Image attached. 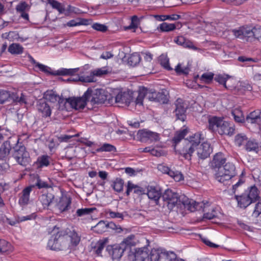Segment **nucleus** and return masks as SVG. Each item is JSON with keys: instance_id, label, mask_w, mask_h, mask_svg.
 <instances>
[{"instance_id": "4c0bfd02", "label": "nucleus", "mask_w": 261, "mask_h": 261, "mask_svg": "<svg viewBox=\"0 0 261 261\" xmlns=\"http://www.w3.org/2000/svg\"><path fill=\"white\" fill-rule=\"evenodd\" d=\"M47 2L53 9L57 10L60 14L65 12V8L62 4L56 0H47Z\"/></svg>"}, {"instance_id": "9b49d317", "label": "nucleus", "mask_w": 261, "mask_h": 261, "mask_svg": "<svg viewBox=\"0 0 261 261\" xmlns=\"http://www.w3.org/2000/svg\"><path fill=\"white\" fill-rule=\"evenodd\" d=\"M110 72L107 67H102L92 70L87 76L81 75L78 80L85 83H90L94 82V76H101L106 75Z\"/></svg>"}, {"instance_id": "0eeeda50", "label": "nucleus", "mask_w": 261, "mask_h": 261, "mask_svg": "<svg viewBox=\"0 0 261 261\" xmlns=\"http://www.w3.org/2000/svg\"><path fill=\"white\" fill-rule=\"evenodd\" d=\"M138 140L142 143H152L160 140V135L148 129H142L138 130L137 134Z\"/></svg>"}, {"instance_id": "13d9d810", "label": "nucleus", "mask_w": 261, "mask_h": 261, "mask_svg": "<svg viewBox=\"0 0 261 261\" xmlns=\"http://www.w3.org/2000/svg\"><path fill=\"white\" fill-rule=\"evenodd\" d=\"M29 9L30 6L27 3L24 2L20 3L16 7V10L17 12L19 13L29 11Z\"/></svg>"}, {"instance_id": "c03bdc74", "label": "nucleus", "mask_w": 261, "mask_h": 261, "mask_svg": "<svg viewBox=\"0 0 261 261\" xmlns=\"http://www.w3.org/2000/svg\"><path fill=\"white\" fill-rule=\"evenodd\" d=\"M236 179L238 180V181L233 185L232 188L233 193H235L237 191L238 189L245 182L244 173L242 172L240 176L236 177Z\"/></svg>"}, {"instance_id": "e2e57ef3", "label": "nucleus", "mask_w": 261, "mask_h": 261, "mask_svg": "<svg viewBox=\"0 0 261 261\" xmlns=\"http://www.w3.org/2000/svg\"><path fill=\"white\" fill-rule=\"evenodd\" d=\"M222 24H217V26H215L213 23L207 24L206 25V29L207 31H209L211 32L215 33L216 32H220L222 30L220 29L221 25Z\"/></svg>"}, {"instance_id": "4468645a", "label": "nucleus", "mask_w": 261, "mask_h": 261, "mask_svg": "<svg viewBox=\"0 0 261 261\" xmlns=\"http://www.w3.org/2000/svg\"><path fill=\"white\" fill-rule=\"evenodd\" d=\"M106 250L111 256L113 260L117 261L122 257L125 250V247L122 246L120 244H115L108 246Z\"/></svg>"}, {"instance_id": "f3484780", "label": "nucleus", "mask_w": 261, "mask_h": 261, "mask_svg": "<svg viewBox=\"0 0 261 261\" xmlns=\"http://www.w3.org/2000/svg\"><path fill=\"white\" fill-rule=\"evenodd\" d=\"M17 162L22 166H25L29 162V154L24 147H20L13 154Z\"/></svg>"}, {"instance_id": "58836bf2", "label": "nucleus", "mask_w": 261, "mask_h": 261, "mask_svg": "<svg viewBox=\"0 0 261 261\" xmlns=\"http://www.w3.org/2000/svg\"><path fill=\"white\" fill-rule=\"evenodd\" d=\"M92 229L98 233H102L107 229V223L103 221H100L95 226L92 227Z\"/></svg>"}, {"instance_id": "052dcab7", "label": "nucleus", "mask_w": 261, "mask_h": 261, "mask_svg": "<svg viewBox=\"0 0 261 261\" xmlns=\"http://www.w3.org/2000/svg\"><path fill=\"white\" fill-rule=\"evenodd\" d=\"M11 98L13 99V101L19 104H25L27 103L26 98L25 96L21 93L20 97L16 96L15 95H11Z\"/></svg>"}, {"instance_id": "393cba45", "label": "nucleus", "mask_w": 261, "mask_h": 261, "mask_svg": "<svg viewBox=\"0 0 261 261\" xmlns=\"http://www.w3.org/2000/svg\"><path fill=\"white\" fill-rule=\"evenodd\" d=\"M219 127L218 133L221 135H227L231 136L234 133V129L233 127L228 122L224 120Z\"/></svg>"}, {"instance_id": "e433bc0d", "label": "nucleus", "mask_w": 261, "mask_h": 261, "mask_svg": "<svg viewBox=\"0 0 261 261\" xmlns=\"http://www.w3.org/2000/svg\"><path fill=\"white\" fill-rule=\"evenodd\" d=\"M245 147L247 151H254L256 153L259 152V146L257 142L253 140L247 141Z\"/></svg>"}, {"instance_id": "49530a36", "label": "nucleus", "mask_w": 261, "mask_h": 261, "mask_svg": "<svg viewBox=\"0 0 261 261\" xmlns=\"http://www.w3.org/2000/svg\"><path fill=\"white\" fill-rule=\"evenodd\" d=\"M187 133L188 129L187 128H184L181 130L177 132L173 138V141L175 144L178 143L184 138Z\"/></svg>"}, {"instance_id": "7ed1b4c3", "label": "nucleus", "mask_w": 261, "mask_h": 261, "mask_svg": "<svg viewBox=\"0 0 261 261\" xmlns=\"http://www.w3.org/2000/svg\"><path fill=\"white\" fill-rule=\"evenodd\" d=\"M258 197V189L254 186L248 188L241 195L235 196L238 206L243 208H246L252 203L255 202Z\"/></svg>"}, {"instance_id": "6e6552de", "label": "nucleus", "mask_w": 261, "mask_h": 261, "mask_svg": "<svg viewBox=\"0 0 261 261\" xmlns=\"http://www.w3.org/2000/svg\"><path fill=\"white\" fill-rule=\"evenodd\" d=\"M174 257V253L173 252H167L160 248H153L148 254V259L150 261H167L168 257L171 259Z\"/></svg>"}, {"instance_id": "de8ad7c7", "label": "nucleus", "mask_w": 261, "mask_h": 261, "mask_svg": "<svg viewBox=\"0 0 261 261\" xmlns=\"http://www.w3.org/2000/svg\"><path fill=\"white\" fill-rule=\"evenodd\" d=\"M124 181L121 178H116L113 182V189L117 192H120L123 190Z\"/></svg>"}, {"instance_id": "aec40b11", "label": "nucleus", "mask_w": 261, "mask_h": 261, "mask_svg": "<svg viewBox=\"0 0 261 261\" xmlns=\"http://www.w3.org/2000/svg\"><path fill=\"white\" fill-rule=\"evenodd\" d=\"M147 195L148 198L153 201L156 204L161 197L162 192L159 187L148 186L147 187Z\"/></svg>"}, {"instance_id": "f704fd0d", "label": "nucleus", "mask_w": 261, "mask_h": 261, "mask_svg": "<svg viewBox=\"0 0 261 261\" xmlns=\"http://www.w3.org/2000/svg\"><path fill=\"white\" fill-rule=\"evenodd\" d=\"M215 80L220 84H222L225 88H227V83L233 81V79L227 74H218L216 76Z\"/></svg>"}, {"instance_id": "79ce46f5", "label": "nucleus", "mask_w": 261, "mask_h": 261, "mask_svg": "<svg viewBox=\"0 0 261 261\" xmlns=\"http://www.w3.org/2000/svg\"><path fill=\"white\" fill-rule=\"evenodd\" d=\"M11 146L8 142H4L0 147V156L5 158L9 154Z\"/></svg>"}, {"instance_id": "20e7f679", "label": "nucleus", "mask_w": 261, "mask_h": 261, "mask_svg": "<svg viewBox=\"0 0 261 261\" xmlns=\"http://www.w3.org/2000/svg\"><path fill=\"white\" fill-rule=\"evenodd\" d=\"M145 97L150 101H157L156 92L145 87H140L133 102L136 109L141 111L143 108V100Z\"/></svg>"}, {"instance_id": "864d4df0", "label": "nucleus", "mask_w": 261, "mask_h": 261, "mask_svg": "<svg viewBox=\"0 0 261 261\" xmlns=\"http://www.w3.org/2000/svg\"><path fill=\"white\" fill-rule=\"evenodd\" d=\"M95 208L93 207L80 208L77 210L76 214L78 217H82L84 216L89 215L94 210H95Z\"/></svg>"}, {"instance_id": "3c124183", "label": "nucleus", "mask_w": 261, "mask_h": 261, "mask_svg": "<svg viewBox=\"0 0 261 261\" xmlns=\"http://www.w3.org/2000/svg\"><path fill=\"white\" fill-rule=\"evenodd\" d=\"M85 21L86 20L83 19L78 18L76 19H72L67 22V23L65 24V25L69 27H73L81 25H85L86 24Z\"/></svg>"}, {"instance_id": "774afa93", "label": "nucleus", "mask_w": 261, "mask_h": 261, "mask_svg": "<svg viewBox=\"0 0 261 261\" xmlns=\"http://www.w3.org/2000/svg\"><path fill=\"white\" fill-rule=\"evenodd\" d=\"M176 72L178 74H187L189 72V68L186 66H182L181 64H178L175 69Z\"/></svg>"}, {"instance_id": "6e6d98bb", "label": "nucleus", "mask_w": 261, "mask_h": 261, "mask_svg": "<svg viewBox=\"0 0 261 261\" xmlns=\"http://www.w3.org/2000/svg\"><path fill=\"white\" fill-rule=\"evenodd\" d=\"M159 61L161 66H163L164 68L168 70L171 69L169 63V59L166 56L164 55L160 56Z\"/></svg>"}, {"instance_id": "5fc2aeb1", "label": "nucleus", "mask_w": 261, "mask_h": 261, "mask_svg": "<svg viewBox=\"0 0 261 261\" xmlns=\"http://www.w3.org/2000/svg\"><path fill=\"white\" fill-rule=\"evenodd\" d=\"M247 141V138L244 134H238L235 137V143L239 146H242L245 144H246Z\"/></svg>"}, {"instance_id": "ddd939ff", "label": "nucleus", "mask_w": 261, "mask_h": 261, "mask_svg": "<svg viewBox=\"0 0 261 261\" xmlns=\"http://www.w3.org/2000/svg\"><path fill=\"white\" fill-rule=\"evenodd\" d=\"M91 90V93L90 94V97L92 98L90 100L92 104H99L104 103L105 101L109 98V95L108 92L103 89H95Z\"/></svg>"}, {"instance_id": "ea45409f", "label": "nucleus", "mask_w": 261, "mask_h": 261, "mask_svg": "<svg viewBox=\"0 0 261 261\" xmlns=\"http://www.w3.org/2000/svg\"><path fill=\"white\" fill-rule=\"evenodd\" d=\"M253 37L254 38L259 39L261 38V27L256 25L252 29L249 28V38Z\"/></svg>"}, {"instance_id": "39448f33", "label": "nucleus", "mask_w": 261, "mask_h": 261, "mask_svg": "<svg viewBox=\"0 0 261 261\" xmlns=\"http://www.w3.org/2000/svg\"><path fill=\"white\" fill-rule=\"evenodd\" d=\"M66 247L63 232L59 231V228L55 227L53 234L48 240L47 247L51 250L59 251L66 250Z\"/></svg>"}, {"instance_id": "8fccbe9b", "label": "nucleus", "mask_w": 261, "mask_h": 261, "mask_svg": "<svg viewBox=\"0 0 261 261\" xmlns=\"http://www.w3.org/2000/svg\"><path fill=\"white\" fill-rule=\"evenodd\" d=\"M116 150V147L109 143H104L101 146L97 149V152H112Z\"/></svg>"}, {"instance_id": "37998d69", "label": "nucleus", "mask_w": 261, "mask_h": 261, "mask_svg": "<svg viewBox=\"0 0 261 261\" xmlns=\"http://www.w3.org/2000/svg\"><path fill=\"white\" fill-rule=\"evenodd\" d=\"M13 247L10 243L5 240H0V252L3 253L11 252Z\"/></svg>"}, {"instance_id": "69168bd1", "label": "nucleus", "mask_w": 261, "mask_h": 261, "mask_svg": "<svg viewBox=\"0 0 261 261\" xmlns=\"http://www.w3.org/2000/svg\"><path fill=\"white\" fill-rule=\"evenodd\" d=\"M107 228H110L114 230L117 233H120L122 231V229L120 225H117L113 222L107 223Z\"/></svg>"}, {"instance_id": "f03ea898", "label": "nucleus", "mask_w": 261, "mask_h": 261, "mask_svg": "<svg viewBox=\"0 0 261 261\" xmlns=\"http://www.w3.org/2000/svg\"><path fill=\"white\" fill-rule=\"evenodd\" d=\"M226 158L222 153L216 154L211 162L214 170L216 179L220 182H224L236 175V167L232 163H226Z\"/></svg>"}, {"instance_id": "dca6fc26", "label": "nucleus", "mask_w": 261, "mask_h": 261, "mask_svg": "<svg viewBox=\"0 0 261 261\" xmlns=\"http://www.w3.org/2000/svg\"><path fill=\"white\" fill-rule=\"evenodd\" d=\"M158 169L163 173L167 174L169 175L175 181L178 182L184 180V176L180 172L172 170L168 166L164 164L159 165Z\"/></svg>"}, {"instance_id": "338daca9", "label": "nucleus", "mask_w": 261, "mask_h": 261, "mask_svg": "<svg viewBox=\"0 0 261 261\" xmlns=\"http://www.w3.org/2000/svg\"><path fill=\"white\" fill-rule=\"evenodd\" d=\"M157 101L162 103H166L168 100L167 95L165 92L162 91L156 93Z\"/></svg>"}, {"instance_id": "c756f323", "label": "nucleus", "mask_w": 261, "mask_h": 261, "mask_svg": "<svg viewBox=\"0 0 261 261\" xmlns=\"http://www.w3.org/2000/svg\"><path fill=\"white\" fill-rule=\"evenodd\" d=\"M249 28L242 27L238 30H233L232 33L236 37L240 39L249 38Z\"/></svg>"}, {"instance_id": "09e8293b", "label": "nucleus", "mask_w": 261, "mask_h": 261, "mask_svg": "<svg viewBox=\"0 0 261 261\" xmlns=\"http://www.w3.org/2000/svg\"><path fill=\"white\" fill-rule=\"evenodd\" d=\"M134 236L130 235L124 239L123 241L120 244L122 246L125 247V250L127 247L135 245Z\"/></svg>"}, {"instance_id": "f8f14e48", "label": "nucleus", "mask_w": 261, "mask_h": 261, "mask_svg": "<svg viewBox=\"0 0 261 261\" xmlns=\"http://www.w3.org/2000/svg\"><path fill=\"white\" fill-rule=\"evenodd\" d=\"M183 196H178L177 193L171 190H167L163 195V199L169 207L174 206L178 202H181Z\"/></svg>"}, {"instance_id": "603ef678", "label": "nucleus", "mask_w": 261, "mask_h": 261, "mask_svg": "<svg viewBox=\"0 0 261 261\" xmlns=\"http://www.w3.org/2000/svg\"><path fill=\"white\" fill-rule=\"evenodd\" d=\"M214 74L212 72H205L203 73L200 76V81L204 83L209 84L214 79Z\"/></svg>"}, {"instance_id": "c85d7f7f", "label": "nucleus", "mask_w": 261, "mask_h": 261, "mask_svg": "<svg viewBox=\"0 0 261 261\" xmlns=\"http://www.w3.org/2000/svg\"><path fill=\"white\" fill-rule=\"evenodd\" d=\"M134 256L136 261H144L148 257V248L146 247L138 248L136 250Z\"/></svg>"}, {"instance_id": "4d7b16f0", "label": "nucleus", "mask_w": 261, "mask_h": 261, "mask_svg": "<svg viewBox=\"0 0 261 261\" xmlns=\"http://www.w3.org/2000/svg\"><path fill=\"white\" fill-rule=\"evenodd\" d=\"M11 97V94L9 92L5 90L0 91V103L3 104L8 101Z\"/></svg>"}, {"instance_id": "0e129e2a", "label": "nucleus", "mask_w": 261, "mask_h": 261, "mask_svg": "<svg viewBox=\"0 0 261 261\" xmlns=\"http://www.w3.org/2000/svg\"><path fill=\"white\" fill-rule=\"evenodd\" d=\"M79 70L76 71H80V74L78 75V77L76 79H73L71 80L74 81H80L78 80L79 76L81 75L86 76L85 74L86 73V71L90 69V66L89 64H86L84 66L81 67V68H78Z\"/></svg>"}, {"instance_id": "680f3d73", "label": "nucleus", "mask_w": 261, "mask_h": 261, "mask_svg": "<svg viewBox=\"0 0 261 261\" xmlns=\"http://www.w3.org/2000/svg\"><path fill=\"white\" fill-rule=\"evenodd\" d=\"M139 188V187L138 186L134 184L130 181H128L126 190L127 195H128L129 193L133 191L135 193L137 192Z\"/></svg>"}, {"instance_id": "c9c22d12", "label": "nucleus", "mask_w": 261, "mask_h": 261, "mask_svg": "<svg viewBox=\"0 0 261 261\" xmlns=\"http://www.w3.org/2000/svg\"><path fill=\"white\" fill-rule=\"evenodd\" d=\"M43 98L51 103H55L58 101L59 96L53 91L48 90L44 93Z\"/></svg>"}, {"instance_id": "7c9ffc66", "label": "nucleus", "mask_w": 261, "mask_h": 261, "mask_svg": "<svg viewBox=\"0 0 261 261\" xmlns=\"http://www.w3.org/2000/svg\"><path fill=\"white\" fill-rule=\"evenodd\" d=\"M50 161V157L47 155H42L39 156L35 162L38 168L47 167Z\"/></svg>"}, {"instance_id": "72a5a7b5", "label": "nucleus", "mask_w": 261, "mask_h": 261, "mask_svg": "<svg viewBox=\"0 0 261 261\" xmlns=\"http://www.w3.org/2000/svg\"><path fill=\"white\" fill-rule=\"evenodd\" d=\"M179 25V24L178 22L176 23L163 22L160 24L158 29L162 32H170L175 30Z\"/></svg>"}, {"instance_id": "a878e982", "label": "nucleus", "mask_w": 261, "mask_h": 261, "mask_svg": "<svg viewBox=\"0 0 261 261\" xmlns=\"http://www.w3.org/2000/svg\"><path fill=\"white\" fill-rule=\"evenodd\" d=\"M223 121V118L221 117H213L210 118L208 119L209 129L213 132H218V128Z\"/></svg>"}, {"instance_id": "2eb2a0df", "label": "nucleus", "mask_w": 261, "mask_h": 261, "mask_svg": "<svg viewBox=\"0 0 261 261\" xmlns=\"http://www.w3.org/2000/svg\"><path fill=\"white\" fill-rule=\"evenodd\" d=\"M175 113L177 118L182 121H185L187 104L182 99L178 98L175 102Z\"/></svg>"}, {"instance_id": "a18cd8bd", "label": "nucleus", "mask_w": 261, "mask_h": 261, "mask_svg": "<svg viewBox=\"0 0 261 261\" xmlns=\"http://www.w3.org/2000/svg\"><path fill=\"white\" fill-rule=\"evenodd\" d=\"M23 47L17 43H13L8 48L9 51L12 54H20L23 52Z\"/></svg>"}, {"instance_id": "bf43d9fd", "label": "nucleus", "mask_w": 261, "mask_h": 261, "mask_svg": "<svg viewBox=\"0 0 261 261\" xmlns=\"http://www.w3.org/2000/svg\"><path fill=\"white\" fill-rule=\"evenodd\" d=\"M160 20L165 21L166 20H176L180 18V16L177 14L163 15L159 16Z\"/></svg>"}, {"instance_id": "b1692460", "label": "nucleus", "mask_w": 261, "mask_h": 261, "mask_svg": "<svg viewBox=\"0 0 261 261\" xmlns=\"http://www.w3.org/2000/svg\"><path fill=\"white\" fill-rule=\"evenodd\" d=\"M71 200L67 197H62L59 202L56 204V207L58 212L62 213L67 211L70 205Z\"/></svg>"}, {"instance_id": "6ab92c4d", "label": "nucleus", "mask_w": 261, "mask_h": 261, "mask_svg": "<svg viewBox=\"0 0 261 261\" xmlns=\"http://www.w3.org/2000/svg\"><path fill=\"white\" fill-rule=\"evenodd\" d=\"M55 198L54 195L51 193H44L41 194L38 198V205L40 204L41 207L40 208L44 210L48 209L50 204L53 203Z\"/></svg>"}, {"instance_id": "473e14b6", "label": "nucleus", "mask_w": 261, "mask_h": 261, "mask_svg": "<svg viewBox=\"0 0 261 261\" xmlns=\"http://www.w3.org/2000/svg\"><path fill=\"white\" fill-rule=\"evenodd\" d=\"M231 114L236 122L243 123L245 121V116L240 108H237L233 109Z\"/></svg>"}, {"instance_id": "412c9836", "label": "nucleus", "mask_w": 261, "mask_h": 261, "mask_svg": "<svg viewBox=\"0 0 261 261\" xmlns=\"http://www.w3.org/2000/svg\"><path fill=\"white\" fill-rule=\"evenodd\" d=\"M37 109L43 117H49L51 114L50 107L44 99H39L37 103Z\"/></svg>"}, {"instance_id": "5701e85b", "label": "nucleus", "mask_w": 261, "mask_h": 261, "mask_svg": "<svg viewBox=\"0 0 261 261\" xmlns=\"http://www.w3.org/2000/svg\"><path fill=\"white\" fill-rule=\"evenodd\" d=\"M176 42L177 44L181 45L184 47L188 48L194 50H197L200 53L202 51L201 49L195 46L192 42L186 39L182 36L178 37L176 40Z\"/></svg>"}, {"instance_id": "a19ab883", "label": "nucleus", "mask_w": 261, "mask_h": 261, "mask_svg": "<svg viewBox=\"0 0 261 261\" xmlns=\"http://www.w3.org/2000/svg\"><path fill=\"white\" fill-rule=\"evenodd\" d=\"M141 60L140 55L137 53L132 54L128 59L127 63L129 66H135L139 63Z\"/></svg>"}, {"instance_id": "423d86ee", "label": "nucleus", "mask_w": 261, "mask_h": 261, "mask_svg": "<svg viewBox=\"0 0 261 261\" xmlns=\"http://www.w3.org/2000/svg\"><path fill=\"white\" fill-rule=\"evenodd\" d=\"M37 71H40L46 74L53 75H74L79 68H61L57 70L52 71L50 67L41 63L37 64V67L35 69Z\"/></svg>"}, {"instance_id": "9d476101", "label": "nucleus", "mask_w": 261, "mask_h": 261, "mask_svg": "<svg viewBox=\"0 0 261 261\" xmlns=\"http://www.w3.org/2000/svg\"><path fill=\"white\" fill-rule=\"evenodd\" d=\"M63 236L64 243L66 245V249H74L81 241V237L74 230L70 231L66 235L63 232Z\"/></svg>"}, {"instance_id": "4be33fe9", "label": "nucleus", "mask_w": 261, "mask_h": 261, "mask_svg": "<svg viewBox=\"0 0 261 261\" xmlns=\"http://www.w3.org/2000/svg\"><path fill=\"white\" fill-rule=\"evenodd\" d=\"M246 121L248 123L257 125L259 129H261V112L256 110L251 112L246 117Z\"/></svg>"}, {"instance_id": "1a4fd4ad", "label": "nucleus", "mask_w": 261, "mask_h": 261, "mask_svg": "<svg viewBox=\"0 0 261 261\" xmlns=\"http://www.w3.org/2000/svg\"><path fill=\"white\" fill-rule=\"evenodd\" d=\"M91 93V90L89 88L82 97H69L66 99V102L75 110L83 109L86 105L87 101L90 98Z\"/></svg>"}, {"instance_id": "cd10ccee", "label": "nucleus", "mask_w": 261, "mask_h": 261, "mask_svg": "<svg viewBox=\"0 0 261 261\" xmlns=\"http://www.w3.org/2000/svg\"><path fill=\"white\" fill-rule=\"evenodd\" d=\"M181 203L183 204L185 208L190 212L195 211L197 208L198 203L193 199H190L186 196H183Z\"/></svg>"}, {"instance_id": "bb28decb", "label": "nucleus", "mask_w": 261, "mask_h": 261, "mask_svg": "<svg viewBox=\"0 0 261 261\" xmlns=\"http://www.w3.org/2000/svg\"><path fill=\"white\" fill-rule=\"evenodd\" d=\"M33 187L34 186H29L23 190L22 194L19 199L18 202L20 205L23 206L29 203L30 195Z\"/></svg>"}, {"instance_id": "a211bd4d", "label": "nucleus", "mask_w": 261, "mask_h": 261, "mask_svg": "<svg viewBox=\"0 0 261 261\" xmlns=\"http://www.w3.org/2000/svg\"><path fill=\"white\" fill-rule=\"evenodd\" d=\"M115 102L119 104H124L127 106L135 107L131 95L125 92H119L115 97Z\"/></svg>"}, {"instance_id": "f257e3e1", "label": "nucleus", "mask_w": 261, "mask_h": 261, "mask_svg": "<svg viewBox=\"0 0 261 261\" xmlns=\"http://www.w3.org/2000/svg\"><path fill=\"white\" fill-rule=\"evenodd\" d=\"M204 137L200 132H198L190 136L185 139L183 146L178 150V153L187 160H191L192 154L196 151L197 156L200 159L207 158L212 152V148L210 143L205 142L200 144Z\"/></svg>"}, {"instance_id": "2f4dec72", "label": "nucleus", "mask_w": 261, "mask_h": 261, "mask_svg": "<svg viewBox=\"0 0 261 261\" xmlns=\"http://www.w3.org/2000/svg\"><path fill=\"white\" fill-rule=\"evenodd\" d=\"M109 242V239L106 238L98 241L93 247L94 251L98 255H100L105 247L106 245Z\"/></svg>"}]
</instances>
